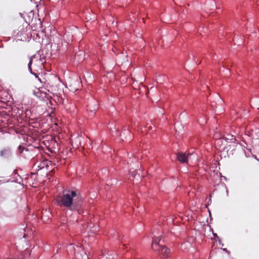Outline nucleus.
I'll use <instances>...</instances> for the list:
<instances>
[{"mask_svg":"<svg viewBox=\"0 0 259 259\" xmlns=\"http://www.w3.org/2000/svg\"><path fill=\"white\" fill-rule=\"evenodd\" d=\"M213 235H214V236H215V237H218V236H217V234H214V233H213Z\"/></svg>","mask_w":259,"mask_h":259,"instance_id":"nucleus-14","label":"nucleus"},{"mask_svg":"<svg viewBox=\"0 0 259 259\" xmlns=\"http://www.w3.org/2000/svg\"><path fill=\"white\" fill-rule=\"evenodd\" d=\"M131 176L133 179H136L137 181V183H138L141 179L140 175V174H138L137 170L132 172Z\"/></svg>","mask_w":259,"mask_h":259,"instance_id":"nucleus-8","label":"nucleus"},{"mask_svg":"<svg viewBox=\"0 0 259 259\" xmlns=\"http://www.w3.org/2000/svg\"><path fill=\"white\" fill-rule=\"evenodd\" d=\"M159 237H160L153 239L151 247L154 250H157V248H159V246H162V245L159 244V242L160 241Z\"/></svg>","mask_w":259,"mask_h":259,"instance_id":"nucleus-7","label":"nucleus"},{"mask_svg":"<svg viewBox=\"0 0 259 259\" xmlns=\"http://www.w3.org/2000/svg\"><path fill=\"white\" fill-rule=\"evenodd\" d=\"M44 62L41 58H36L34 60L31 57L29 58V63L28 67L30 72L34 75H36V72L41 71L44 68Z\"/></svg>","mask_w":259,"mask_h":259,"instance_id":"nucleus-3","label":"nucleus"},{"mask_svg":"<svg viewBox=\"0 0 259 259\" xmlns=\"http://www.w3.org/2000/svg\"><path fill=\"white\" fill-rule=\"evenodd\" d=\"M122 134L124 136V138L126 139V135L127 134H130V129H129L128 126L123 127V128L122 130Z\"/></svg>","mask_w":259,"mask_h":259,"instance_id":"nucleus-11","label":"nucleus"},{"mask_svg":"<svg viewBox=\"0 0 259 259\" xmlns=\"http://www.w3.org/2000/svg\"><path fill=\"white\" fill-rule=\"evenodd\" d=\"M134 126H136V122H134Z\"/></svg>","mask_w":259,"mask_h":259,"instance_id":"nucleus-15","label":"nucleus"},{"mask_svg":"<svg viewBox=\"0 0 259 259\" xmlns=\"http://www.w3.org/2000/svg\"><path fill=\"white\" fill-rule=\"evenodd\" d=\"M69 254L73 256L74 259H86L87 256L81 246L70 244L67 247Z\"/></svg>","mask_w":259,"mask_h":259,"instance_id":"nucleus-2","label":"nucleus"},{"mask_svg":"<svg viewBox=\"0 0 259 259\" xmlns=\"http://www.w3.org/2000/svg\"><path fill=\"white\" fill-rule=\"evenodd\" d=\"M0 156L4 159H9L12 156L11 149L8 147L4 148L0 151Z\"/></svg>","mask_w":259,"mask_h":259,"instance_id":"nucleus-6","label":"nucleus"},{"mask_svg":"<svg viewBox=\"0 0 259 259\" xmlns=\"http://www.w3.org/2000/svg\"><path fill=\"white\" fill-rule=\"evenodd\" d=\"M138 162V158L136 156L133 155L132 158L131 157H129V160L128 161V164L134 163Z\"/></svg>","mask_w":259,"mask_h":259,"instance_id":"nucleus-10","label":"nucleus"},{"mask_svg":"<svg viewBox=\"0 0 259 259\" xmlns=\"http://www.w3.org/2000/svg\"><path fill=\"white\" fill-rule=\"evenodd\" d=\"M25 149V148L23 146H19V152L20 153H22L23 150Z\"/></svg>","mask_w":259,"mask_h":259,"instance_id":"nucleus-13","label":"nucleus"},{"mask_svg":"<svg viewBox=\"0 0 259 259\" xmlns=\"http://www.w3.org/2000/svg\"><path fill=\"white\" fill-rule=\"evenodd\" d=\"M95 102L94 105L93 107H91V105L89 104L87 105L88 110H90L91 111H95L98 108V105L96 101H94Z\"/></svg>","mask_w":259,"mask_h":259,"instance_id":"nucleus-9","label":"nucleus"},{"mask_svg":"<svg viewBox=\"0 0 259 259\" xmlns=\"http://www.w3.org/2000/svg\"><path fill=\"white\" fill-rule=\"evenodd\" d=\"M55 203L60 207H64L78 214L83 212V199L81 195L75 191H63L62 196L55 199Z\"/></svg>","mask_w":259,"mask_h":259,"instance_id":"nucleus-1","label":"nucleus"},{"mask_svg":"<svg viewBox=\"0 0 259 259\" xmlns=\"http://www.w3.org/2000/svg\"><path fill=\"white\" fill-rule=\"evenodd\" d=\"M156 251H158L159 254L164 258H168L170 253L169 249L163 245L159 246V247L157 248Z\"/></svg>","mask_w":259,"mask_h":259,"instance_id":"nucleus-4","label":"nucleus"},{"mask_svg":"<svg viewBox=\"0 0 259 259\" xmlns=\"http://www.w3.org/2000/svg\"><path fill=\"white\" fill-rule=\"evenodd\" d=\"M191 155V154L190 153L186 154V153L183 152H178L177 154V158L181 163H187L188 160V157Z\"/></svg>","mask_w":259,"mask_h":259,"instance_id":"nucleus-5","label":"nucleus"},{"mask_svg":"<svg viewBox=\"0 0 259 259\" xmlns=\"http://www.w3.org/2000/svg\"><path fill=\"white\" fill-rule=\"evenodd\" d=\"M223 138L225 139L226 141H227V140H232L234 139L233 135L229 136V137L228 138L224 137Z\"/></svg>","mask_w":259,"mask_h":259,"instance_id":"nucleus-12","label":"nucleus"}]
</instances>
